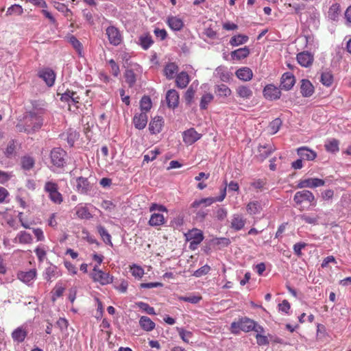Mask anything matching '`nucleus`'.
<instances>
[{"label":"nucleus","mask_w":351,"mask_h":351,"mask_svg":"<svg viewBox=\"0 0 351 351\" xmlns=\"http://www.w3.org/2000/svg\"><path fill=\"white\" fill-rule=\"evenodd\" d=\"M67 153L62 148L54 147L49 154V165L48 167L53 172L63 169L66 165Z\"/></svg>","instance_id":"nucleus-1"},{"label":"nucleus","mask_w":351,"mask_h":351,"mask_svg":"<svg viewBox=\"0 0 351 351\" xmlns=\"http://www.w3.org/2000/svg\"><path fill=\"white\" fill-rule=\"evenodd\" d=\"M40 113L30 111L24 117V122L27 126V133L30 134L38 130L43 123Z\"/></svg>","instance_id":"nucleus-2"},{"label":"nucleus","mask_w":351,"mask_h":351,"mask_svg":"<svg viewBox=\"0 0 351 351\" xmlns=\"http://www.w3.org/2000/svg\"><path fill=\"white\" fill-rule=\"evenodd\" d=\"M254 328V321L247 317H239L230 324V331L232 334L239 335L241 331L248 332Z\"/></svg>","instance_id":"nucleus-3"},{"label":"nucleus","mask_w":351,"mask_h":351,"mask_svg":"<svg viewBox=\"0 0 351 351\" xmlns=\"http://www.w3.org/2000/svg\"><path fill=\"white\" fill-rule=\"evenodd\" d=\"M44 190L49 194V197L55 204H60L62 202L63 198L61 193L58 191V185L57 183L48 181L45 182Z\"/></svg>","instance_id":"nucleus-4"},{"label":"nucleus","mask_w":351,"mask_h":351,"mask_svg":"<svg viewBox=\"0 0 351 351\" xmlns=\"http://www.w3.org/2000/svg\"><path fill=\"white\" fill-rule=\"evenodd\" d=\"M226 186H227V183L226 182ZM226 195V186H225L223 189H221V195L218 197H206L202 198L200 199L195 200L191 205V208L193 209H197L201 206L206 207L211 205L216 201L221 202L224 199Z\"/></svg>","instance_id":"nucleus-5"},{"label":"nucleus","mask_w":351,"mask_h":351,"mask_svg":"<svg viewBox=\"0 0 351 351\" xmlns=\"http://www.w3.org/2000/svg\"><path fill=\"white\" fill-rule=\"evenodd\" d=\"M293 201L297 205H300L303 202H306L312 206L316 204L315 197L313 193L308 190H302L298 191L293 196Z\"/></svg>","instance_id":"nucleus-6"},{"label":"nucleus","mask_w":351,"mask_h":351,"mask_svg":"<svg viewBox=\"0 0 351 351\" xmlns=\"http://www.w3.org/2000/svg\"><path fill=\"white\" fill-rule=\"evenodd\" d=\"M184 236L186 241H191L190 248L193 250L195 249L204 239L203 232L197 228L188 231Z\"/></svg>","instance_id":"nucleus-7"},{"label":"nucleus","mask_w":351,"mask_h":351,"mask_svg":"<svg viewBox=\"0 0 351 351\" xmlns=\"http://www.w3.org/2000/svg\"><path fill=\"white\" fill-rule=\"evenodd\" d=\"M91 276L95 282H99L102 285L112 282V276L98 269L97 265L94 267Z\"/></svg>","instance_id":"nucleus-8"},{"label":"nucleus","mask_w":351,"mask_h":351,"mask_svg":"<svg viewBox=\"0 0 351 351\" xmlns=\"http://www.w3.org/2000/svg\"><path fill=\"white\" fill-rule=\"evenodd\" d=\"M325 184V181L324 180L317 178H311L304 180H301L297 184V188L298 189H304V188H317L319 186H324Z\"/></svg>","instance_id":"nucleus-9"},{"label":"nucleus","mask_w":351,"mask_h":351,"mask_svg":"<svg viewBox=\"0 0 351 351\" xmlns=\"http://www.w3.org/2000/svg\"><path fill=\"white\" fill-rule=\"evenodd\" d=\"M106 32L108 38L109 43L111 45L117 46L121 44L122 41V36L118 28L111 25L107 27Z\"/></svg>","instance_id":"nucleus-10"},{"label":"nucleus","mask_w":351,"mask_h":351,"mask_svg":"<svg viewBox=\"0 0 351 351\" xmlns=\"http://www.w3.org/2000/svg\"><path fill=\"white\" fill-rule=\"evenodd\" d=\"M275 150L276 147L271 143L259 145L258 147V154L255 157L259 162H263Z\"/></svg>","instance_id":"nucleus-11"},{"label":"nucleus","mask_w":351,"mask_h":351,"mask_svg":"<svg viewBox=\"0 0 351 351\" xmlns=\"http://www.w3.org/2000/svg\"><path fill=\"white\" fill-rule=\"evenodd\" d=\"M38 76L41 78L48 86L51 87L54 84L56 73L51 69L45 68L39 71Z\"/></svg>","instance_id":"nucleus-12"},{"label":"nucleus","mask_w":351,"mask_h":351,"mask_svg":"<svg viewBox=\"0 0 351 351\" xmlns=\"http://www.w3.org/2000/svg\"><path fill=\"white\" fill-rule=\"evenodd\" d=\"M263 96L269 100H276L280 97L281 92L278 88L273 84L267 85L263 91Z\"/></svg>","instance_id":"nucleus-13"},{"label":"nucleus","mask_w":351,"mask_h":351,"mask_svg":"<svg viewBox=\"0 0 351 351\" xmlns=\"http://www.w3.org/2000/svg\"><path fill=\"white\" fill-rule=\"evenodd\" d=\"M76 183L77 191L81 194H88L92 189V186L86 178L78 177Z\"/></svg>","instance_id":"nucleus-14"},{"label":"nucleus","mask_w":351,"mask_h":351,"mask_svg":"<svg viewBox=\"0 0 351 351\" xmlns=\"http://www.w3.org/2000/svg\"><path fill=\"white\" fill-rule=\"evenodd\" d=\"M58 95H61L60 100L62 101L67 102L69 105L71 103H79V100L80 99L76 91H73L69 89H66V90H65L63 93L58 92Z\"/></svg>","instance_id":"nucleus-15"},{"label":"nucleus","mask_w":351,"mask_h":351,"mask_svg":"<svg viewBox=\"0 0 351 351\" xmlns=\"http://www.w3.org/2000/svg\"><path fill=\"white\" fill-rule=\"evenodd\" d=\"M164 125V119L162 117L156 116L153 118L149 124V130L152 134H156L162 131Z\"/></svg>","instance_id":"nucleus-16"},{"label":"nucleus","mask_w":351,"mask_h":351,"mask_svg":"<svg viewBox=\"0 0 351 351\" xmlns=\"http://www.w3.org/2000/svg\"><path fill=\"white\" fill-rule=\"evenodd\" d=\"M295 83L294 75L289 72L285 73L281 77L280 87L285 90H289Z\"/></svg>","instance_id":"nucleus-17"},{"label":"nucleus","mask_w":351,"mask_h":351,"mask_svg":"<svg viewBox=\"0 0 351 351\" xmlns=\"http://www.w3.org/2000/svg\"><path fill=\"white\" fill-rule=\"evenodd\" d=\"M166 101L169 108L174 109L179 104V94L175 89H170L167 92Z\"/></svg>","instance_id":"nucleus-18"},{"label":"nucleus","mask_w":351,"mask_h":351,"mask_svg":"<svg viewBox=\"0 0 351 351\" xmlns=\"http://www.w3.org/2000/svg\"><path fill=\"white\" fill-rule=\"evenodd\" d=\"M313 60V55L308 51H302L297 55V61L302 66L308 67L311 66Z\"/></svg>","instance_id":"nucleus-19"},{"label":"nucleus","mask_w":351,"mask_h":351,"mask_svg":"<svg viewBox=\"0 0 351 351\" xmlns=\"http://www.w3.org/2000/svg\"><path fill=\"white\" fill-rule=\"evenodd\" d=\"M194 128H190L183 132V141L186 144L192 145L201 138Z\"/></svg>","instance_id":"nucleus-20"},{"label":"nucleus","mask_w":351,"mask_h":351,"mask_svg":"<svg viewBox=\"0 0 351 351\" xmlns=\"http://www.w3.org/2000/svg\"><path fill=\"white\" fill-rule=\"evenodd\" d=\"M315 92V88L310 80L302 79L300 81V93L304 97H309L313 95Z\"/></svg>","instance_id":"nucleus-21"},{"label":"nucleus","mask_w":351,"mask_h":351,"mask_svg":"<svg viewBox=\"0 0 351 351\" xmlns=\"http://www.w3.org/2000/svg\"><path fill=\"white\" fill-rule=\"evenodd\" d=\"M148 121L147 114L145 112L136 113L133 117V123L135 128L141 130L145 128Z\"/></svg>","instance_id":"nucleus-22"},{"label":"nucleus","mask_w":351,"mask_h":351,"mask_svg":"<svg viewBox=\"0 0 351 351\" xmlns=\"http://www.w3.org/2000/svg\"><path fill=\"white\" fill-rule=\"evenodd\" d=\"M297 154L302 160H313L317 157V153L307 147H301L297 149Z\"/></svg>","instance_id":"nucleus-23"},{"label":"nucleus","mask_w":351,"mask_h":351,"mask_svg":"<svg viewBox=\"0 0 351 351\" xmlns=\"http://www.w3.org/2000/svg\"><path fill=\"white\" fill-rule=\"evenodd\" d=\"M236 76L244 82L250 81L253 77V72L251 69L247 66L241 67L235 73Z\"/></svg>","instance_id":"nucleus-24"},{"label":"nucleus","mask_w":351,"mask_h":351,"mask_svg":"<svg viewBox=\"0 0 351 351\" xmlns=\"http://www.w3.org/2000/svg\"><path fill=\"white\" fill-rule=\"evenodd\" d=\"M250 53V49L245 46L244 47L239 48L230 53L231 58L234 60H241L246 58Z\"/></svg>","instance_id":"nucleus-25"},{"label":"nucleus","mask_w":351,"mask_h":351,"mask_svg":"<svg viewBox=\"0 0 351 351\" xmlns=\"http://www.w3.org/2000/svg\"><path fill=\"white\" fill-rule=\"evenodd\" d=\"M169 27L173 31H180L184 27L182 20L177 16H169L167 21Z\"/></svg>","instance_id":"nucleus-26"},{"label":"nucleus","mask_w":351,"mask_h":351,"mask_svg":"<svg viewBox=\"0 0 351 351\" xmlns=\"http://www.w3.org/2000/svg\"><path fill=\"white\" fill-rule=\"evenodd\" d=\"M61 275L60 271L53 265H51L46 268L43 274L44 278L47 281H51V278H57Z\"/></svg>","instance_id":"nucleus-27"},{"label":"nucleus","mask_w":351,"mask_h":351,"mask_svg":"<svg viewBox=\"0 0 351 351\" xmlns=\"http://www.w3.org/2000/svg\"><path fill=\"white\" fill-rule=\"evenodd\" d=\"M36 276V269H30L27 271H21L18 274V278L25 283L33 280Z\"/></svg>","instance_id":"nucleus-28"},{"label":"nucleus","mask_w":351,"mask_h":351,"mask_svg":"<svg viewBox=\"0 0 351 351\" xmlns=\"http://www.w3.org/2000/svg\"><path fill=\"white\" fill-rule=\"evenodd\" d=\"M139 325L142 329L147 332L153 330L156 326L155 323L147 316H142L140 318Z\"/></svg>","instance_id":"nucleus-29"},{"label":"nucleus","mask_w":351,"mask_h":351,"mask_svg":"<svg viewBox=\"0 0 351 351\" xmlns=\"http://www.w3.org/2000/svg\"><path fill=\"white\" fill-rule=\"evenodd\" d=\"M27 335V332L22 327H18L12 332V338L14 341L22 343Z\"/></svg>","instance_id":"nucleus-30"},{"label":"nucleus","mask_w":351,"mask_h":351,"mask_svg":"<svg viewBox=\"0 0 351 351\" xmlns=\"http://www.w3.org/2000/svg\"><path fill=\"white\" fill-rule=\"evenodd\" d=\"M245 224V219L241 215H234L231 221V228L236 231L241 230Z\"/></svg>","instance_id":"nucleus-31"},{"label":"nucleus","mask_w":351,"mask_h":351,"mask_svg":"<svg viewBox=\"0 0 351 351\" xmlns=\"http://www.w3.org/2000/svg\"><path fill=\"white\" fill-rule=\"evenodd\" d=\"M178 88H184L189 83V77L186 72L182 71L178 74L176 80Z\"/></svg>","instance_id":"nucleus-32"},{"label":"nucleus","mask_w":351,"mask_h":351,"mask_svg":"<svg viewBox=\"0 0 351 351\" xmlns=\"http://www.w3.org/2000/svg\"><path fill=\"white\" fill-rule=\"evenodd\" d=\"M138 43L143 49L147 50L154 43V40L149 34H145L139 36Z\"/></svg>","instance_id":"nucleus-33"},{"label":"nucleus","mask_w":351,"mask_h":351,"mask_svg":"<svg viewBox=\"0 0 351 351\" xmlns=\"http://www.w3.org/2000/svg\"><path fill=\"white\" fill-rule=\"evenodd\" d=\"M215 93L220 97H228L231 95L232 90L226 84H221L215 86Z\"/></svg>","instance_id":"nucleus-34"},{"label":"nucleus","mask_w":351,"mask_h":351,"mask_svg":"<svg viewBox=\"0 0 351 351\" xmlns=\"http://www.w3.org/2000/svg\"><path fill=\"white\" fill-rule=\"evenodd\" d=\"M249 40V37L244 34H237L232 36L230 40V45L232 47H237L246 43Z\"/></svg>","instance_id":"nucleus-35"},{"label":"nucleus","mask_w":351,"mask_h":351,"mask_svg":"<svg viewBox=\"0 0 351 351\" xmlns=\"http://www.w3.org/2000/svg\"><path fill=\"white\" fill-rule=\"evenodd\" d=\"M341 13L340 5L339 3H333L330 8L328 12V18L334 21L339 19Z\"/></svg>","instance_id":"nucleus-36"},{"label":"nucleus","mask_w":351,"mask_h":351,"mask_svg":"<svg viewBox=\"0 0 351 351\" xmlns=\"http://www.w3.org/2000/svg\"><path fill=\"white\" fill-rule=\"evenodd\" d=\"M165 217L163 215L160 213H153L148 222L151 226H159L165 224Z\"/></svg>","instance_id":"nucleus-37"},{"label":"nucleus","mask_w":351,"mask_h":351,"mask_svg":"<svg viewBox=\"0 0 351 351\" xmlns=\"http://www.w3.org/2000/svg\"><path fill=\"white\" fill-rule=\"evenodd\" d=\"M236 93L240 97L246 99H250L253 95L250 88L245 85L238 86L236 89Z\"/></svg>","instance_id":"nucleus-38"},{"label":"nucleus","mask_w":351,"mask_h":351,"mask_svg":"<svg viewBox=\"0 0 351 351\" xmlns=\"http://www.w3.org/2000/svg\"><path fill=\"white\" fill-rule=\"evenodd\" d=\"M339 141L337 139L332 138L326 141L324 147L327 152L336 153L339 150Z\"/></svg>","instance_id":"nucleus-39"},{"label":"nucleus","mask_w":351,"mask_h":351,"mask_svg":"<svg viewBox=\"0 0 351 351\" xmlns=\"http://www.w3.org/2000/svg\"><path fill=\"white\" fill-rule=\"evenodd\" d=\"M97 232L100 237H101L103 241L110 246H112V243L111 241V235L107 231V230L103 226H98L97 227Z\"/></svg>","instance_id":"nucleus-40"},{"label":"nucleus","mask_w":351,"mask_h":351,"mask_svg":"<svg viewBox=\"0 0 351 351\" xmlns=\"http://www.w3.org/2000/svg\"><path fill=\"white\" fill-rule=\"evenodd\" d=\"M247 211L250 215H256L260 213L263 209L261 203L258 201H253L248 203L246 207Z\"/></svg>","instance_id":"nucleus-41"},{"label":"nucleus","mask_w":351,"mask_h":351,"mask_svg":"<svg viewBox=\"0 0 351 351\" xmlns=\"http://www.w3.org/2000/svg\"><path fill=\"white\" fill-rule=\"evenodd\" d=\"M178 67L175 63H169L165 67V75L167 78L171 80L174 77L175 74L178 72Z\"/></svg>","instance_id":"nucleus-42"},{"label":"nucleus","mask_w":351,"mask_h":351,"mask_svg":"<svg viewBox=\"0 0 351 351\" xmlns=\"http://www.w3.org/2000/svg\"><path fill=\"white\" fill-rule=\"evenodd\" d=\"M76 215L82 219H90L93 218V215L89 212L86 206H80L76 208Z\"/></svg>","instance_id":"nucleus-43"},{"label":"nucleus","mask_w":351,"mask_h":351,"mask_svg":"<svg viewBox=\"0 0 351 351\" xmlns=\"http://www.w3.org/2000/svg\"><path fill=\"white\" fill-rule=\"evenodd\" d=\"M21 167L24 170L29 171L32 169L35 164L34 159L29 156H23L21 158Z\"/></svg>","instance_id":"nucleus-44"},{"label":"nucleus","mask_w":351,"mask_h":351,"mask_svg":"<svg viewBox=\"0 0 351 351\" xmlns=\"http://www.w3.org/2000/svg\"><path fill=\"white\" fill-rule=\"evenodd\" d=\"M152 101L149 96H143L140 101V107L141 110V112H147L152 108Z\"/></svg>","instance_id":"nucleus-45"},{"label":"nucleus","mask_w":351,"mask_h":351,"mask_svg":"<svg viewBox=\"0 0 351 351\" xmlns=\"http://www.w3.org/2000/svg\"><path fill=\"white\" fill-rule=\"evenodd\" d=\"M214 96L210 93L204 94L200 100L199 107L202 110H206L208 105L213 100Z\"/></svg>","instance_id":"nucleus-46"},{"label":"nucleus","mask_w":351,"mask_h":351,"mask_svg":"<svg viewBox=\"0 0 351 351\" xmlns=\"http://www.w3.org/2000/svg\"><path fill=\"white\" fill-rule=\"evenodd\" d=\"M320 82L326 86H330L333 82V75L330 72H324L321 75Z\"/></svg>","instance_id":"nucleus-47"},{"label":"nucleus","mask_w":351,"mask_h":351,"mask_svg":"<svg viewBox=\"0 0 351 351\" xmlns=\"http://www.w3.org/2000/svg\"><path fill=\"white\" fill-rule=\"evenodd\" d=\"M216 72L220 80L223 82H228L231 78V73L226 71L223 68L219 66L216 69Z\"/></svg>","instance_id":"nucleus-48"},{"label":"nucleus","mask_w":351,"mask_h":351,"mask_svg":"<svg viewBox=\"0 0 351 351\" xmlns=\"http://www.w3.org/2000/svg\"><path fill=\"white\" fill-rule=\"evenodd\" d=\"M125 82L128 84L130 87H132L136 82V75L133 70L128 69L124 73Z\"/></svg>","instance_id":"nucleus-49"},{"label":"nucleus","mask_w":351,"mask_h":351,"mask_svg":"<svg viewBox=\"0 0 351 351\" xmlns=\"http://www.w3.org/2000/svg\"><path fill=\"white\" fill-rule=\"evenodd\" d=\"M79 138V134L73 130H69L66 133V141L70 147H73L75 141Z\"/></svg>","instance_id":"nucleus-50"},{"label":"nucleus","mask_w":351,"mask_h":351,"mask_svg":"<svg viewBox=\"0 0 351 351\" xmlns=\"http://www.w3.org/2000/svg\"><path fill=\"white\" fill-rule=\"evenodd\" d=\"M17 237L20 243L29 244L32 241V235L25 231H21Z\"/></svg>","instance_id":"nucleus-51"},{"label":"nucleus","mask_w":351,"mask_h":351,"mask_svg":"<svg viewBox=\"0 0 351 351\" xmlns=\"http://www.w3.org/2000/svg\"><path fill=\"white\" fill-rule=\"evenodd\" d=\"M282 121L280 118H276L274 120H273L269 125V131L271 134H276L277 133L281 125H282Z\"/></svg>","instance_id":"nucleus-52"},{"label":"nucleus","mask_w":351,"mask_h":351,"mask_svg":"<svg viewBox=\"0 0 351 351\" xmlns=\"http://www.w3.org/2000/svg\"><path fill=\"white\" fill-rule=\"evenodd\" d=\"M23 12V8L19 4H14L8 8L6 15H21Z\"/></svg>","instance_id":"nucleus-53"},{"label":"nucleus","mask_w":351,"mask_h":351,"mask_svg":"<svg viewBox=\"0 0 351 351\" xmlns=\"http://www.w3.org/2000/svg\"><path fill=\"white\" fill-rule=\"evenodd\" d=\"M300 218L306 223L314 224V225L317 224L318 219H319V217L317 215L311 216V215H308L306 214H303V215H300Z\"/></svg>","instance_id":"nucleus-54"},{"label":"nucleus","mask_w":351,"mask_h":351,"mask_svg":"<svg viewBox=\"0 0 351 351\" xmlns=\"http://www.w3.org/2000/svg\"><path fill=\"white\" fill-rule=\"evenodd\" d=\"M136 305L149 315L156 314L154 308L145 302H138L136 303Z\"/></svg>","instance_id":"nucleus-55"},{"label":"nucleus","mask_w":351,"mask_h":351,"mask_svg":"<svg viewBox=\"0 0 351 351\" xmlns=\"http://www.w3.org/2000/svg\"><path fill=\"white\" fill-rule=\"evenodd\" d=\"M193 213H195V220L199 222L203 221L208 215L207 210L202 208H200L198 210L197 209H194Z\"/></svg>","instance_id":"nucleus-56"},{"label":"nucleus","mask_w":351,"mask_h":351,"mask_svg":"<svg viewBox=\"0 0 351 351\" xmlns=\"http://www.w3.org/2000/svg\"><path fill=\"white\" fill-rule=\"evenodd\" d=\"M184 223V217L183 216L178 215L176 217L173 218L169 226L173 228L174 229L178 228L181 227Z\"/></svg>","instance_id":"nucleus-57"},{"label":"nucleus","mask_w":351,"mask_h":351,"mask_svg":"<svg viewBox=\"0 0 351 351\" xmlns=\"http://www.w3.org/2000/svg\"><path fill=\"white\" fill-rule=\"evenodd\" d=\"M179 299L191 304H197L202 300V297L200 295L181 296Z\"/></svg>","instance_id":"nucleus-58"},{"label":"nucleus","mask_w":351,"mask_h":351,"mask_svg":"<svg viewBox=\"0 0 351 351\" xmlns=\"http://www.w3.org/2000/svg\"><path fill=\"white\" fill-rule=\"evenodd\" d=\"M160 154L158 149H155L150 151L147 154H145L143 158V162H149L156 159L158 154Z\"/></svg>","instance_id":"nucleus-59"},{"label":"nucleus","mask_w":351,"mask_h":351,"mask_svg":"<svg viewBox=\"0 0 351 351\" xmlns=\"http://www.w3.org/2000/svg\"><path fill=\"white\" fill-rule=\"evenodd\" d=\"M213 242L221 247H228L231 243L230 239L226 237L216 238L213 239Z\"/></svg>","instance_id":"nucleus-60"},{"label":"nucleus","mask_w":351,"mask_h":351,"mask_svg":"<svg viewBox=\"0 0 351 351\" xmlns=\"http://www.w3.org/2000/svg\"><path fill=\"white\" fill-rule=\"evenodd\" d=\"M180 338L186 343H189V339L193 336V333L190 331L184 330L183 328H178Z\"/></svg>","instance_id":"nucleus-61"},{"label":"nucleus","mask_w":351,"mask_h":351,"mask_svg":"<svg viewBox=\"0 0 351 351\" xmlns=\"http://www.w3.org/2000/svg\"><path fill=\"white\" fill-rule=\"evenodd\" d=\"M131 273L134 277L141 278L144 274V270L140 266L134 265L132 267H131Z\"/></svg>","instance_id":"nucleus-62"},{"label":"nucleus","mask_w":351,"mask_h":351,"mask_svg":"<svg viewBox=\"0 0 351 351\" xmlns=\"http://www.w3.org/2000/svg\"><path fill=\"white\" fill-rule=\"evenodd\" d=\"M210 270V267L208 265H205L201 267L200 268H199L198 269H197L194 272L193 275L195 277H201L204 275L207 274Z\"/></svg>","instance_id":"nucleus-63"},{"label":"nucleus","mask_w":351,"mask_h":351,"mask_svg":"<svg viewBox=\"0 0 351 351\" xmlns=\"http://www.w3.org/2000/svg\"><path fill=\"white\" fill-rule=\"evenodd\" d=\"M306 245L307 244L304 242L296 243L293 247L294 254L298 256H300L302 255V250L304 249Z\"/></svg>","instance_id":"nucleus-64"}]
</instances>
